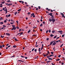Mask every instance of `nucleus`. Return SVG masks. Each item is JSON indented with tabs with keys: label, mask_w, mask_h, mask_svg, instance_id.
Segmentation results:
<instances>
[{
	"label": "nucleus",
	"mask_w": 65,
	"mask_h": 65,
	"mask_svg": "<svg viewBox=\"0 0 65 65\" xmlns=\"http://www.w3.org/2000/svg\"><path fill=\"white\" fill-rule=\"evenodd\" d=\"M55 30L53 31L52 32V33H55Z\"/></svg>",
	"instance_id": "30"
},
{
	"label": "nucleus",
	"mask_w": 65,
	"mask_h": 65,
	"mask_svg": "<svg viewBox=\"0 0 65 65\" xmlns=\"http://www.w3.org/2000/svg\"><path fill=\"white\" fill-rule=\"evenodd\" d=\"M17 47V46L16 45H14L13 46V47L14 48H15Z\"/></svg>",
	"instance_id": "12"
},
{
	"label": "nucleus",
	"mask_w": 65,
	"mask_h": 65,
	"mask_svg": "<svg viewBox=\"0 0 65 65\" xmlns=\"http://www.w3.org/2000/svg\"><path fill=\"white\" fill-rule=\"evenodd\" d=\"M63 45V44H62L61 46H60V47H61Z\"/></svg>",
	"instance_id": "34"
},
{
	"label": "nucleus",
	"mask_w": 65,
	"mask_h": 65,
	"mask_svg": "<svg viewBox=\"0 0 65 65\" xmlns=\"http://www.w3.org/2000/svg\"><path fill=\"white\" fill-rule=\"evenodd\" d=\"M21 57H22V58H24V57H24V56H21Z\"/></svg>",
	"instance_id": "46"
},
{
	"label": "nucleus",
	"mask_w": 65,
	"mask_h": 65,
	"mask_svg": "<svg viewBox=\"0 0 65 65\" xmlns=\"http://www.w3.org/2000/svg\"><path fill=\"white\" fill-rule=\"evenodd\" d=\"M65 35H62V37H64Z\"/></svg>",
	"instance_id": "26"
},
{
	"label": "nucleus",
	"mask_w": 65,
	"mask_h": 65,
	"mask_svg": "<svg viewBox=\"0 0 65 65\" xmlns=\"http://www.w3.org/2000/svg\"><path fill=\"white\" fill-rule=\"evenodd\" d=\"M64 14L62 15V18H63V17H65V16H64Z\"/></svg>",
	"instance_id": "24"
},
{
	"label": "nucleus",
	"mask_w": 65,
	"mask_h": 65,
	"mask_svg": "<svg viewBox=\"0 0 65 65\" xmlns=\"http://www.w3.org/2000/svg\"><path fill=\"white\" fill-rule=\"evenodd\" d=\"M21 9H19L18 10V11H21Z\"/></svg>",
	"instance_id": "42"
},
{
	"label": "nucleus",
	"mask_w": 65,
	"mask_h": 65,
	"mask_svg": "<svg viewBox=\"0 0 65 65\" xmlns=\"http://www.w3.org/2000/svg\"><path fill=\"white\" fill-rule=\"evenodd\" d=\"M20 34H21L20 35L21 36V35L23 34V33L22 32H21Z\"/></svg>",
	"instance_id": "37"
},
{
	"label": "nucleus",
	"mask_w": 65,
	"mask_h": 65,
	"mask_svg": "<svg viewBox=\"0 0 65 65\" xmlns=\"http://www.w3.org/2000/svg\"><path fill=\"white\" fill-rule=\"evenodd\" d=\"M62 65H64V63L63 62H62L61 63Z\"/></svg>",
	"instance_id": "59"
},
{
	"label": "nucleus",
	"mask_w": 65,
	"mask_h": 65,
	"mask_svg": "<svg viewBox=\"0 0 65 65\" xmlns=\"http://www.w3.org/2000/svg\"><path fill=\"white\" fill-rule=\"evenodd\" d=\"M35 15H34L33 16V18H35Z\"/></svg>",
	"instance_id": "63"
},
{
	"label": "nucleus",
	"mask_w": 65,
	"mask_h": 65,
	"mask_svg": "<svg viewBox=\"0 0 65 65\" xmlns=\"http://www.w3.org/2000/svg\"><path fill=\"white\" fill-rule=\"evenodd\" d=\"M21 29H20L19 30V32H21Z\"/></svg>",
	"instance_id": "50"
},
{
	"label": "nucleus",
	"mask_w": 65,
	"mask_h": 65,
	"mask_svg": "<svg viewBox=\"0 0 65 65\" xmlns=\"http://www.w3.org/2000/svg\"><path fill=\"white\" fill-rule=\"evenodd\" d=\"M36 36V35H33V36Z\"/></svg>",
	"instance_id": "53"
},
{
	"label": "nucleus",
	"mask_w": 65,
	"mask_h": 65,
	"mask_svg": "<svg viewBox=\"0 0 65 65\" xmlns=\"http://www.w3.org/2000/svg\"><path fill=\"white\" fill-rule=\"evenodd\" d=\"M61 56V55H59L58 56V57H59V58H60V57Z\"/></svg>",
	"instance_id": "44"
},
{
	"label": "nucleus",
	"mask_w": 65,
	"mask_h": 65,
	"mask_svg": "<svg viewBox=\"0 0 65 65\" xmlns=\"http://www.w3.org/2000/svg\"><path fill=\"white\" fill-rule=\"evenodd\" d=\"M34 15V13H33L32 14H31V17H32V16H33V15Z\"/></svg>",
	"instance_id": "9"
},
{
	"label": "nucleus",
	"mask_w": 65,
	"mask_h": 65,
	"mask_svg": "<svg viewBox=\"0 0 65 65\" xmlns=\"http://www.w3.org/2000/svg\"><path fill=\"white\" fill-rule=\"evenodd\" d=\"M50 62H51V61H47V63H49Z\"/></svg>",
	"instance_id": "45"
},
{
	"label": "nucleus",
	"mask_w": 65,
	"mask_h": 65,
	"mask_svg": "<svg viewBox=\"0 0 65 65\" xmlns=\"http://www.w3.org/2000/svg\"><path fill=\"white\" fill-rule=\"evenodd\" d=\"M10 5H12V4H8V6H10Z\"/></svg>",
	"instance_id": "11"
},
{
	"label": "nucleus",
	"mask_w": 65,
	"mask_h": 65,
	"mask_svg": "<svg viewBox=\"0 0 65 65\" xmlns=\"http://www.w3.org/2000/svg\"><path fill=\"white\" fill-rule=\"evenodd\" d=\"M56 37H57V36H55L54 37V38H56Z\"/></svg>",
	"instance_id": "38"
},
{
	"label": "nucleus",
	"mask_w": 65,
	"mask_h": 65,
	"mask_svg": "<svg viewBox=\"0 0 65 65\" xmlns=\"http://www.w3.org/2000/svg\"><path fill=\"white\" fill-rule=\"evenodd\" d=\"M55 21H56L55 19H52V23H54V22H55Z\"/></svg>",
	"instance_id": "2"
},
{
	"label": "nucleus",
	"mask_w": 65,
	"mask_h": 65,
	"mask_svg": "<svg viewBox=\"0 0 65 65\" xmlns=\"http://www.w3.org/2000/svg\"><path fill=\"white\" fill-rule=\"evenodd\" d=\"M11 22H13V20L11 19Z\"/></svg>",
	"instance_id": "48"
},
{
	"label": "nucleus",
	"mask_w": 65,
	"mask_h": 65,
	"mask_svg": "<svg viewBox=\"0 0 65 65\" xmlns=\"http://www.w3.org/2000/svg\"><path fill=\"white\" fill-rule=\"evenodd\" d=\"M12 27H13L12 29H11V30H16V27L15 26V25H12Z\"/></svg>",
	"instance_id": "1"
},
{
	"label": "nucleus",
	"mask_w": 65,
	"mask_h": 65,
	"mask_svg": "<svg viewBox=\"0 0 65 65\" xmlns=\"http://www.w3.org/2000/svg\"><path fill=\"white\" fill-rule=\"evenodd\" d=\"M17 28V29H19V27H16Z\"/></svg>",
	"instance_id": "61"
},
{
	"label": "nucleus",
	"mask_w": 65,
	"mask_h": 65,
	"mask_svg": "<svg viewBox=\"0 0 65 65\" xmlns=\"http://www.w3.org/2000/svg\"><path fill=\"white\" fill-rule=\"evenodd\" d=\"M37 28L36 27H33V29H35Z\"/></svg>",
	"instance_id": "21"
},
{
	"label": "nucleus",
	"mask_w": 65,
	"mask_h": 65,
	"mask_svg": "<svg viewBox=\"0 0 65 65\" xmlns=\"http://www.w3.org/2000/svg\"><path fill=\"white\" fill-rule=\"evenodd\" d=\"M38 8H39V9H40V6H39Z\"/></svg>",
	"instance_id": "56"
},
{
	"label": "nucleus",
	"mask_w": 65,
	"mask_h": 65,
	"mask_svg": "<svg viewBox=\"0 0 65 65\" xmlns=\"http://www.w3.org/2000/svg\"><path fill=\"white\" fill-rule=\"evenodd\" d=\"M39 52H40V48H39Z\"/></svg>",
	"instance_id": "31"
},
{
	"label": "nucleus",
	"mask_w": 65,
	"mask_h": 65,
	"mask_svg": "<svg viewBox=\"0 0 65 65\" xmlns=\"http://www.w3.org/2000/svg\"><path fill=\"white\" fill-rule=\"evenodd\" d=\"M37 22L38 23H39V21H38V20H37Z\"/></svg>",
	"instance_id": "62"
},
{
	"label": "nucleus",
	"mask_w": 65,
	"mask_h": 65,
	"mask_svg": "<svg viewBox=\"0 0 65 65\" xmlns=\"http://www.w3.org/2000/svg\"><path fill=\"white\" fill-rule=\"evenodd\" d=\"M1 24H3V22H1L0 23Z\"/></svg>",
	"instance_id": "20"
},
{
	"label": "nucleus",
	"mask_w": 65,
	"mask_h": 65,
	"mask_svg": "<svg viewBox=\"0 0 65 65\" xmlns=\"http://www.w3.org/2000/svg\"><path fill=\"white\" fill-rule=\"evenodd\" d=\"M42 24H41L40 25V27H42Z\"/></svg>",
	"instance_id": "25"
},
{
	"label": "nucleus",
	"mask_w": 65,
	"mask_h": 65,
	"mask_svg": "<svg viewBox=\"0 0 65 65\" xmlns=\"http://www.w3.org/2000/svg\"><path fill=\"white\" fill-rule=\"evenodd\" d=\"M51 16L52 15H53V13H50L49 14Z\"/></svg>",
	"instance_id": "8"
},
{
	"label": "nucleus",
	"mask_w": 65,
	"mask_h": 65,
	"mask_svg": "<svg viewBox=\"0 0 65 65\" xmlns=\"http://www.w3.org/2000/svg\"><path fill=\"white\" fill-rule=\"evenodd\" d=\"M35 46L36 47H38V45H37L36 46V45Z\"/></svg>",
	"instance_id": "55"
},
{
	"label": "nucleus",
	"mask_w": 65,
	"mask_h": 65,
	"mask_svg": "<svg viewBox=\"0 0 65 65\" xmlns=\"http://www.w3.org/2000/svg\"><path fill=\"white\" fill-rule=\"evenodd\" d=\"M47 53H48V54H50V52H49V51H47Z\"/></svg>",
	"instance_id": "58"
},
{
	"label": "nucleus",
	"mask_w": 65,
	"mask_h": 65,
	"mask_svg": "<svg viewBox=\"0 0 65 65\" xmlns=\"http://www.w3.org/2000/svg\"><path fill=\"white\" fill-rule=\"evenodd\" d=\"M30 30H29L27 32L28 33H30Z\"/></svg>",
	"instance_id": "35"
},
{
	"label": "nucleus",
	"mask_w": 65,
	"mask_h": 65,
	"mask_svg": "<svg viewBox=\"0 0 65 65\" xmlns=\"http://www.w3.org/2000/svg\"><path fill=\"white\" fill-rule=\"evenodd\" d=\"M10 1L9 0L8 1H7V2H9H9H10V3H11V2L10 1Z\"/></svg>",
	"instance_id": "27"
},
{
	"label": "nucleus",
	"mask_w": 65,
	"mask_h": 65,
	"mask_svg": "<svg viewBox=\"0 0 65 65\" xmlns=\"http://www.w3.org/2000/svg\"><path fill=\"white\" fill-rule=\"evenodd\" d=\"M5 3V2H2V3L3 4H4V3Z\"/></svg>",
	"instance_id": "49"
},
{
	"label": "nucleus",
	"mask_w": 65,
	"mask_h": 65,
	"mask_svg": "<svg viewBox=\"0 0 65 65\" xmlns=\"http://www.w3.org/2000/svg\"><path fill=\"white\" fill-rule=\"evenodd\" d=\"M6 34L7 35H8V36H10V35L9 33H6Z\"/></svg>",
	"instance_id": "6"
},
{
	"label": "nucleus",
	"mask_w": 65,
	"mask_h": 65,
	"mask_svg": "<svg viewBox=\"0 0 65 65\" xmlns=\"http://www.w3.org/2000/svg\"><path fill=\"white\" fill-rule=\"evenodd\" d=\"M48 60H52V58H48Z\"/></svg>",
	"instance_id": "23"
},
{
	"label": "nucleus",
	"mask_w": 65,
	"mask_h": 65,
	"mask_svg": "<svg viewBox=\"0 0 65 65\" xmlns=\"http://www.w3.org/2000/svg\"><path fill=\"white\" fill-rule=\"evenodd\" d=\"M48 31L50 33H51V30L50 29L48 30Z\"/></svg>",
	"instance_id": "36"
},
{
	"label": "nucleus",
	"mask_w": 65,
	"mask_h": 65,
	"mask_svg": "<svg viewBox=\"0 0 65 65\" xmlns=\"http://www.w3.org/2000/svg\"><path fill=\"white\" fill-rule=\"evenodd\" d=\"M35 48H33L32 50V51H34L35 50Z\"/></svg>",
	"instance_id": "47"
},
{
	"label": "nucleus",
	"mask_w": 65,
	"mask_h": 65,
	"mask_svg": "<svg viewBox=\"0 0 65 65\" xmlns=\"http://www.w3.org/2000/svg\"><path fill=\"white\" fill-rule=\"evenodd\" d=\"M7 25H8V26H10V24H7Z\"/></svg>",
	"instance_id": "40"
},
{
	"label": "nucleus",
	"mask_w": 65,
	"mask_h": 65,
	"mask_svg": "<svg viewBox=\"0 0 65 65\" xmlns=\"http://www.w3.org/2000/svg\"><path fill=\"white\" fill-rule=\"evenodd\" d=\"M57 43H56V42H54L52 44V45H55Z\"/></svg>",
	"instance_id": "5"
},
{
	"label": "nucleus",
	"mask_w": 65,
	"mask_h": 65,
	"mask_svg": "<svg viewBox=\"0 0 65 65\" xmlns=\"http://www.w3.org/2000/svg\"><path fill=\"white\" fill-rule=\"evenodd\" d=\"M48 21L51 22H52V19H51V18H49V19Z\"/></svg>",
	"instance_id": "4"
},
{
	"label": "nucleus",
	"mask_w": 65,
	"mask_h": 65,
	"mask_svg": "<svg viewBox=\"0 0 65 65\" xmlns=\"http://www.w3.org/2000/svg\"><path fill=\"white\" fill-rule=\"evenodd\" d=\"M13 23H11V22L10 23V24H11L12 25H13Z\"/></svg>",
	"instance_id": "39"
},
{
	"label": "nucleus",
	"mask_w": 65,
	"mask_h": 65,
	"mask_svg": "<svg viewBox=\"0 0 65 65\" xmlns=\"http://www.w3.org/2000/svg\"><path fill=\"white\" fill-rule=\"evenodd\" d=\"M18 61H21V62H23V63H24V61H22L21 60H18Z\"/></svg>",
	"instance_id": "13"
},
{
	"label": "nucleus",
	"mask_w": 65,
	"mask_h": 65,
	"mask_svg": "<svg viewBox=\"0 0 65 65\" xmlns=\"http://www.w3.org/2000/svg\"><path fill=\"white\" fill-rule=\"evenodd\" d=\"M51 54H54V52H51Z\"/></svg>",
	"instance_id": "43"
},
{
	"label": "nucleus",
	"mask_w": 65,
	"mask_h": 65,
	"mask_svg": "<svg viewBox=\"0 0 65 65\" xmlns=\"http://www.w3.org/2000/svg\"><path fill=\"white\" fill-rule=\"evenodd\" d=\"M53 43V41L51 42H50V45H52V43Z\"/></svg>",
	"instance_id": "14"
},
{
	"label": "nucleus",
	"mask_w": 65,
	"mask_h": 65,
	"mask_svg": "<svg viewBox=\"0 0 65 65\" xmlns=\"http://www.w3.org/2000/svg\"><path fill=\"white\" fill-rule=\"evenodd\" d=\"M48 39H49V38H47L46 39L47 40H48Z\"/></svg>",
	"instance_id": "54"
},
{
	"label": "nucleus",
	"mask_w": 65,
	"mask_h": 65,
	"mask_svg": "<svg viewBox=\"0 0 65 65\" xmlns=\"http://www.w3.org/2000/svg\"><path fill=\"white\" fill-rule=\"evenodd\" d=\"M4 37V36H1V38H3V37Z\"/></svg>",
	"instance_id": "28"
},
{
	"label": "nucleus",
	"mask_w": 65,
	"mask_h": 65,
	"mask_svg": "<svg viewBox=\"0 0 65 65\" xmlns=\"http://www.w3.org/2000/svg\"><path fill=\"white\" fill-rule=\"evenodd\" d=\"M3 20V18H2V17L0 19V20Z\"/></svg>",
	"instance_id": "19"
},
{
	"label": "nucleus",
	"mask_w": 65,
	"mask_h": 65,
	"mask_svg": "<svg viewBox=\"0 0 65 65\" xmlns=\"http://www.w3.org/2000/svg\"><path fill=\"white\" fill-rule=\"evenodd\" d=\"M42 47L41 48V50H42V49H43V46H44L43 44H42Z\"/></svg>",
	"instance_id": "7"
},
{
	"label": "nucleus",
	"mask_w": 65,
	"mask_h": 65,
	"mask_svg": "<svg viewBox=\"0 0 65 65\" xmlns=\"http://www.w3.org/2000/svg\"><path fill=\"white\" fill-rule=\"evenodd\" d=\"M7 22V21H6V20H5L4 21V23H6Z\"/></svg>",
	"instance_id": "33"
},
{
	"label": "nucleus",
	"mask_w": 65,
	"mask_h": 65,
	"mask_svg": "<svg viewBox=\"0 0 65 65\" xmlns=\"http://www.w3.org/2000/svg\"><path fill=\"white\" fill-rule=\"evenodd\" d=\"M59 60H60V59H57L56 60V61H59Z\"/></svg>",
	"instance_id": "22"
},
{
	"label": "nucleus",
	"mask_w": 65,
	"mask_h": 65,
	"mask_svg": "<svg viewBox=\"0 0 65 65\" xmlns=\"http://www.w3.org/2000/svg\"><path fill=\"white\" fill-rule=\"evenodd\" d=\"M7 13V9H6V11L5 12V14H6Z\"/></svg>",
	"instance_id": "10"
},
{
	"label": "nucleus",
	"mask_w": 65,
	"mask_h": 65,
	"mask_svg": "<svg viewBox=\"0 0 65 65\" xmlns=\"http://www.w3.org/2000/svg\"><path fill=\"white\" fill-rule=\"evenodd\" d=\"M3 10H5V8H3Z\"/></svg>",
	"instance_id": "60"
},
{
	"label": "nucleus",
	"mask_w": 65,
	"mask_h": 65,
	"mask_svg": "<svg viewBox=\"0 0 65 65\" xmlns=\"http://www.w3.org/2000/svg\"><path fill=\"white\" fill-rule=\"evenodd\" d=\"M35 51V52H36L37 51V49H36L34 50Z\"/></svg>",
	"instance_id": "32"
},
{
	"label": "nucleus",
	"mask_w": 65,
	"mask_h": 65,
	"mask_svg": "<svg viewBox=\"0 0 65 65\" xmlns=\"http://www.w3.org/2000/svg\"><path fill=\"white\" fill-rule=\"evenodd\" d=\"M43 24H44V23H45V22H44V21L43 22Z\"/></svg>",
	"instance_id": "64"
},
{
	"label": "nucleus",
	"mask_w": 65,
	"mask_h": 65,
	"mask_svg": "<svg viewBox=\"0 0 65 65\" xmlns=\"http://www.w3.org/2000/svg\"><path fill=\"white\" fill-rule=\"evenodd\" d=\"M31 14V13H30V12H29L27 14Z\"/></svg>",
	"instance_id": "57"
},
{
	"label": "nucleus",
	"mask_w": 65,
	"mask_h": 65,
	"mask_svg": "<svg viewBox=\"0 0 65 65\" xmlns=\"http://www.w3.org/2000/svg\"><path fill=\"white\" fill-rule=\"evenodd\" d=\"M19 2L20 3H22V1H19Z\"/></svg>",
	"instance_id": "41"
},
{
	"label": "nucleus",
	"mask_w": 65,
	"mask_h": 65,
	"mask_svg": "<svg viewBox=\"0 0 65 65\" xmlns=\"http://www.w3.org/2000/svg\"><path fill=\"white\" fill-rule=\"evenodd\" d=\"M16 41H18V40H17V39L16 38L14 39Z\"/></svg>",
	"instance_id": "15"
},
{
	"label": "nucleus",
	"mask_w": 65,
	"mask_h": 65,
	"mask_svg": "<svg viewBox=\"0 0 65 65\" xmlns=\"http://www.w3.org/2000/svg\"><path fill=\"white\" fill-rule=\"evenodd\" d=\"M54 35H53L52 34H51V35H50V36H51V37H53V36H54Z\"/></svg>",
	"instance_id": "18"
},
{
	"label": "nucleus",
	"mask_w": 65,
	"mask_h": 65,
	"mask_svg": "<svg viewBox=\"0 0 65 65\" xmlns=\"http://www.w3.org/2000/svg\"><path fill=\"white\" fill-rule=\"evenodd\" d=\"M48 54L47 53L46 55L43 54V56L44 57H46V56H48Z\"/></svg>",
	"instance_id": "3"
},
{
	"label": "nucleus",
	"mask_w": 65,
	"mask_h": 65,
	"mask_svg": "<svg viewBox=\"0 0 65 65\" xmlns=\"http://www.w3.org/2000/svg\"><path fill=\"white\" fill-rule=\"evenodd\" d=\"M10 16V14H9L8 15V17H9Z\"/></svg>",
	"instance_id": "52"
},
{
	"label": "nucleus",
	"mask_w": 65,
	"mask_h": 65,
	"mask_svg": "<svg viewBox=\"0 0 65 65\" xmlns=\"http://www.w3.org/2000/svg\"><path fill=\"white\" fill-rule=\"evenodd\" d=\"M17 14V12H15L14 13V14L15 15H16V14Z\"/></svg>",
	"instance_id": "17"
},
{
	"label": "nucleus",
	"mask_w": 65,
	"mask_h": 65,
	"mask_svg": "<svg viewBox=\"0 0 65 65\" xmlns=\"http://www.w3.org/2000/svg\"><path fill=\"white\" fill-rule=\"evenodd\" d=\"M63 31H58V32H59V33H61V32H62Z\"/></svg>",
	"instance_id": "16"
},
{
	"label": "nucleus",
	"mask_w": 65,
	"mask_h": 65,
	"mask_svg": "<svg viewBox=\"0 0 65 65\" xmlns=\"http://www.w3.org/2000/svg\"><path fill=\"white\" fill-rule=\"evenodd\" d=\"M3 26L4 27H5V28H6V26H5L4 25H3Z\"/></svg>",
	"instance_id": "29"
},
{
	"label": "nucleus",
	"mask_w": 65,
	"mask_h": 65,
	"mask_svg": "<svg viewBox=\"0 0 65 65\" xmlns=\"http://www.w3.org/2000/svg\"><path fill=\"white\" fill-rule=\"evenodd\" d=\"M2 46L0 45V48H2Z\"/></svg>",
	"instance_id": "51"
}]
</instances>
